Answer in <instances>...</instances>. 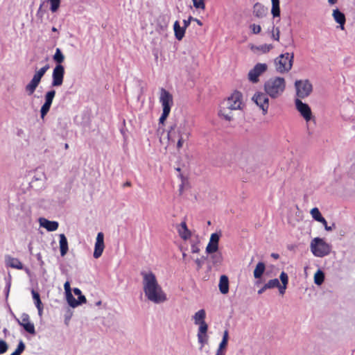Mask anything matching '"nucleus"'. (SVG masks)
<instances>
[{
  "label": "nucleus",
  "instance_id": "obj_58",
  "mask_svg": "<svg viewBox=\"0 0 355 355\" xmlns=\"http://www.w3.org/2000/svg\"><path fill=\"white\" fill-rule=\"evenodd\" d=\"M37 311H38L39 315L41 316L42 314V311H43V305L40 306L39 307H37Z\"/></svg>",
  "mask_w": 355,
  "mask_h": 355
},
{
  "label": "nucleus",
  "instance_id": "obj_59",
  "mask_svg": "<svg viewBox=\"0 0 355 355\" xmlns=\"http://www.w3.org/2000/svg\"><path fill=\"white\" fill-rule=\"evenodd\" d=\"M268 288H265V285L261 288H260L259 291H258V294H262L266 290H267Z\"/></svg>",
  "mask_w": 355,
  "mask_h": 355
},
{
  "label": "nucleus",
  "instance_id": "obj_35",
  "mask_svg": "<svg viewBox=\"0 0 355 355\" xmlns=\"http://www.w3.org/2000/svg\"><path fill=\"white\" fill-rule=\"evenodd\" d=\"M31 293L35 306L39 307L42 306V303L40 300V294L34 290H32Z\"/></svg>",
  "mask_w": 355,
  "mask_h": 355
},
{
  "label": "nucleus",
  "instance_id": "obj_12",
  "mask_svg": "<svg viewBox=\"0 0 355 355\" xmlns=\"http://www.w3.org/2000/svg\"><path fill=\"white\" fill-rule=\"evenodd\" d=\"M159 102L162 104L163 110L171 112L173 104V96L164 88L160 89Z\"/></svg>",
  "mask_w": 355,
  "mask_h": 355
},
{
  "label": "nucleus",
  "instance_id": "obj_63",
  "mask_svg": "<svg viewBox=\"0 0 355 355\" xmlns=\"http://www.w3.org/2000/svg\"><path fill=\"white\" fill-rule=\"evenodd\" d=\"M338 1V0H328V2L330 5H334L335 4L336 2Z\"/></svg>",
  "mask_w": 355,
  "mask_h": 355
},
{
  "label": "nucleus",
  "instance_id": "obj_36",
  "mask_svg": "<svg viewBox=\"0 0 355 355\" xmlns=\"http://www.w3.org/2000/svg\"><path fill=\"white\" fill-rule=\"evenodd\" d=\"M51 108V105H48V104H46V103H44L40 109V115H41V118L43 119L45 116L47 114V113L49 112V110Z\"/></svg>",
  "mask_w": 355,
  "mask_h": 355
},
{
  "label": "nucleus",
  "instance_id": "obj_60",
  "mask_svg": "<svg viewBox=\"0 0 355 355\" xmlns=\"http://www.w3.org/2000/svg\"><path fill=\"white\" fill-rule=\"evenodd\" d=\"M37 259L41 262V264L43 263V261L42 260V255L40 253L37 254Z\"/></svg>",
  "mask_w": 355,
  "mask_h": 355
},
{
  "label": "nucleus",
  "instance_id": "obj_41",
  "mask_svg": "<svg viewBox=\"0 0 355 355\" xmlns=\"http://www.w3.org/2000/svg\"><path fill=\"white\" fill-rule=\"evenodd\" d=\"M25 344L21 340H19V343H18V345L16 348V349L15 350V352H17L18 354H21L24 350L25 349Z\"/></svg>",
  "mask_w": 355,
  "mask_h": 355
},
{
  "label": "nucleus",
  "instance_id": "obj_44",
  "mask_svg": "<svg viewBox=\"0 0 355 355\" xmlns=\"http://www.w3.org/2000/svg\"><path fill=\"white\" fill-rule=\"evenodd\" d=\"M8 349V345L4 341L1 340H0V354L5 353Z\"/></svg>",
  "mask_w": 355,
  "mask_h": 355
},
{
  "label": "nucleus",
  "instance_id": "obj_13",
  "mask_svg": "<svg viewBox=\"0 0 355 355\" xmlns=\"http://www.w3.org/2000/svg\"><path fill=\"white\" fill-rule=\"evenodd\" d=\"M242 105V94L239 92H234L227 99V106L230 110H239Z\"/></svg>",
  "mask_w": 355,
  "mask_h": 355
},
{
  "label": "nucleus",
  "instance_id": "obj_38",
  "mask_svg": "<svg viewBox=\"0 0 355 355\" xmlns=\"http://www.w3.org/2000/svg\"><path fill=\"white\" fill-rule=\"evenodd\" d=\"M193 6L196 9H202L203 10L205 8V3L204 0H192Z\"/></svg>",
  "mask_w": 355,
  "mask_h": 355
},
{
  "label": "nucleus",
  "instance_id": "obj_19",
  "mask_svg": "<svg viewBox=\"0 0 355 355\" xmlns=\"http://www.w3.org/2000/svg\"><path fill=\"white\" fill-rule=\"evenodd\" d=\"M40 225L49 232L55 231L58 228V223L56 221H51L44 218H40Z\"/></svg>",
  "mask_w": 355,
  "mask_h": 355
},
{
  "label": "nucleus",
  "instance_id": "obj_64",
  "mask_svg": "<svg viewBox=\"0 0 355 355\" xmlns=\"http://www.w3.org/2000/svg\"><path fill=\"white\" fill-rule=\"evenodd\" d=\"M227 345V341L225 340V337H223V350L226 347Z\"/></svg>",
  "mask_w": 355,
  "mask_h": 355
},
{
  "label": "nucleus",
  "instance_id": "obj_57",
  "mask_svg": "<svg viewBox=\"0 0 355 355\" xmlns=\"http://www.w3.org/2000/svg\"><path fill=\"white\" fill-rule=\"evenodd\" d=\"M73 293H74V294L76 295H78V296L82 295L81 291L79 288H73Z\"/></svg>",
  "mask_w": 355,
  "mask_h": 355
},
{
  "label": "nucleus",
  "instance_id": "obj_40",
  "mask_svg": "<svg viewBox=\"0 0 355 355\" xmlns=\"http://www.w3.org/2000/svg\"><path fill=\"white\" fill-rule=\"evenodd\" d=\"M229 291V281L228 277L223 275V294H226Z\"/></svg>",
  "mask_w": 355,
  "mask_h": 355
},
{
  "label": "nucleus",
  "instance_id": "obj_48",
  "mask_svg": "<svg viewBox=\"0 0 355 355\" xmlns=\"http://www.w3.org/2000/svg\"><path fill=\"white\" fill-rule=\"evenodd\" d=\"M277 288H279V293L281 295H284L285 293L286 289L287 288V285H283L279 283V286Z\"/></svg>",
  "mask_w": 355,
  "mask_h": 355
},
{
  "label": "nucleus",
  "instance_id": "obj_46",
  "mask_svg": "<svg viewBox=\"0 0 355 355\" xmlns=\"http://www.w3.org/2000/svg\"><path fill=\"white\" fill-rule=\"evenodd\" d=\"M272 37L276 41L279 40V30L278 28H276L275 31H273Z\"/></svg>",
  "mask_w": 355,
  "mask_h": 355
},
{
  "label": "nucleus",
  "instance_id": "obj_34",
  "mask_svg": "<svg viewBox=\"0 0 355 355\" xmlns=\"http://www.w3.org/2000/svg\"><path fill=\"white\" fill-rule=\"evenodd\" d=\"M279 286V281L278 279H272L269 280L266 284H265V288L270 289L277 288Z\"/></svg>",
  "mask_w": 355,
  "mask_h": 355
},
{
  "label": "nucleus",
  "instance_id": "obj_9",
  "mask_svg": "<svg viewBox=\"0 0 355 355\" xmlns=\"http://www.w3.org/2000/svg\"><path fill=\"white\" fill-rule=\"evenodd\" d=\"M268 96L266 93L257 92L252 97V101L262 110L263 114L264 115L268 112L269 107Z\"/></svg>",
  "mask_w": 355,
  "mask_h": 355
},
{
  "label": "nucleus",
  "instance_id": "obj_30",
  "mask_svg": "<svg viewBox=\"0 0 355 355\" xmlns=\"http://www.w3.org/2000/svg\"><path fill=\"white\" fill-rule=\"evenodd\" d=\"M53 58V60L56 63H58V64H61V63L64 61V56L59 48L56 49L55 53Z\"/></svg>",
  "mask_w": 355,
  "mask_h": 355
},
{
  "label": "nucleus",
  "instance_id": "obj_20",
  "mask_svg": "<svg viewBox=\"0 0 355 355\" xmlns=\"http://www.w3.org/2000/svg\"><path fill=\"white\" fill-rule=\"evenodd\" d=\"M6 264L7 266L18 269H23V264L17 258H14L10 256H6L5 259Z\"/></svg>",
  "mask_w": 355,
  "mask_h": 355
},
{
  "label": "nucleus",
  "instance_id": "obj_24",
  "mask_svg": "<svg viewBox=\"0 0 355 355\" xmlns=\"http://www.w3.org/2000/svg\"><path fill=\"white\" fill-rule=\"evenodd\" d=\"M175 36L178 40H181L184 36L185 28L181 27L178 21H175L173 25Z\"/></svg>",
  "mask_w": 355,
  "mask_h": 355
},
{
  "label": "nucleus",
  "instance_id": "obj_42",
  "mask_svg": "<svg viewBox=\"0 0 355 355\" xmlns=\"http://www.w3.org/2000/svg\"><path fill=\"white\" fill-rule=\"evenodd\" d=\"M250 28L254 34H258L261 31V26L255 24H251Z\"/></svg>",
  "mask_w": 355,
  "mask_h": 355
},
{
  "label": "nucleus",
  "instance_id": "obj_50",
  "mask_svg": "<svg viewBox=\"0 0 355 355\" xmlns=\"http://www.w3.org/2000/svg\"><path fill=\"white\" fill-rule=\"evenodd\" d=\"M19 322H29V316L28 314H23L21 315V321L18 320V323Z\"/></svg>",
  "mask_w": 355,
  "mask_h": 355
},
{
  "label": "nucleus",
  "instance_id": "obj_32",
  "mask_svg": "<svg viewBox=\"0 0 355 355\" xmlns=\"http://www.w3.org/2000/svg\"><path fill=\"white\" fill-rule=\"evenodd\" d=\"M55 95V90H50L47 92L45 94L44 99L45 102L44 103L50 105L51 106L53 100Z\"/></svg>",
  "mask_w": 355,
  "mask_h": 355
},
{
  "label": "nucleus",
  "instance_id": "obj_47",
  "mask_svg": "<svg viewBox=\"0 0 355 355\" xmlns=\"http://www.w3.org/2000/svg\"><path fill=\"white\" fill-rule=\"evenodd\" d=\"M64 288L65 290L66 295L71 293L70 283L69 282H66L64 284Z\"/></svg>",
  "mask_w": 355,
  "mask_h": 355
},
{
  "label": "nucleus",
  "instance_id": "obj_29",
  "mask_svg": "<svg viewBox=\"0 0 355 355\" xmlns=\"http://www.w3.org/2000/svg\"><path fill=\"white\" fill-rule=\"evenodd\" d=\"M272 48H273V46L272 44H261L259 46H253V47H252V49L253 51H259L263 53H266L270 51V50L272 49Z\"/></svg>",
  "mask_w": 355,
  "mask_h": 355
},
{
  "label": "nucleus",
  "instance_id": "obj_61",
  "mask_svg": "<svg viewBox=\"0 0 355 355\" xmlns=\"http://www.w3.org/2000/svg\"><path fill=\"white\" fill-rule=\"evenodd\" d=\"M223 337H225V340H228V333L227 331H225L223 332Z\"/></svg>",
  "mask_w": 355,
  "mask_h": 355
},
{
  "label": "nucleus",
  "instance_id": "obj_45",
  "mask_svg": "<svg viewBox=\"0 0 355 355\" xmlns=\"http://www.w3.org/2000/svg\"><path fill=\"white\" fill-rule=\"evenodd\" d=\"M189 138H183V137H181V138H178L177 139V148L178 149H180L183 146V143L184 142V141H186L187 139H188Z\"/></svg>",
  "mask_w": 355,
  "mask_h": 355
},
{
  "label": "nucleus",
  "instance_id": "obj_33",
  "mask_svg": "<svg viewBox=\"0 0 355 355\" xmlns=\"http://www.w3.org/2000/svg\"><path fill=\"white\" fill-rule=\"evenodd\" d=\"M66 298L70 306L75 308L79 305V302H77V300L75 299L71 293L66 295Z\"/></svg>",
  "mask_w": 355,
  "mask_h": 355
},
{
  "label": "nucleus",
  "instance_id": "obj_21",
  "mask_svg": "<svg viewBox=\"0 0 355 355\" xmlns=\"http://www.w3.org/2000/svg\"><path fill=\"white\" fill-rule=\"evenodd\" d=\"M268 9L259 3H256L253 7V15L257 18H263L266 15Z\"/></svg>",
  "mask_w": 355,
  "mask_h": 355
},
{
  "label": "nucleus",
  "instance_id": "obj_5",
  "mask_svg": "<svg viewBox=\"0 0 355 355\" xmlns=\"http://www.w3.org/2000/svg\"><path fill=\"white\" fill-rule=\"evenodd\" d=\"M310 249L315 257H324L330 253L331 245L322 239L316 237L311 241Z\"/></svg>",
  "mask_w": 355,
  "mask_h": 355
},
{
  "label": "nucleus",
  "instance_id": "obj_54",
  "mask_svg": "<svg viewBox=\"0 0 355 355\" xmlns=\"http://www.w3.org/2000/svg\"><path fill=\"white\" fill-rule=\"evenodd\" d=\"M216 355H222V341L218 344V349Z\"/></svg>",
  "mask_w": 355,
  "mask_h": 355
},
{
  "label": "nucleus",
  "instance_id": "obj_31",
  "mask_svg": "<svg viewBox=\"0 0 355 355\" xmlns=\"http://www.w3.org/2000/svg\"><path fill=\"white\" fill-rule=\"evenodd\" d=\"M19 325L22 326L24 329L28 332L31 334H35V326L33 323L29 322H19Z\"/></svg>",
  "mask_w": 355,
  "mask_h": 355
},
{
  "label": "nucleus",
  "instance_id": "obj_1",
  "mask_svg": "<svg viewBox=\"0 0 355 355\" xmlns=\"http://www.w3.org/2000/svg\"><path fill=\"white\" fill-rule=\"evenodd\" d=\"M143 291L147 300L159 304L167 300V295L159 284L155 275L151 271H142Z\"/></svg>",
  "mask_w": 355,
  "mask_h": 355
},
{
  "label": "nucleus",
  "instance_id": "obj_53",
  "mask_svg": "<svg viewBox=\"0 0 355 355\" xmlns=\"http://www.w3.org/2000/svg\"><path fill=\"white\" fill-rule=\"evenodd\" d=\"M293 40L291 36H289L287 39H286V44L285 46H291V45H293Z\"/></svg>",
  "mask_w": 355,
  "mask_h": 355
},
{
  "label": "nucleus",
  "instance_id": "obj_43",
  "mask_svg": "<svg viewBox=\"0 0 355 355\" xmlns=\"http://www.w3.org/2000/svg\"><path fill=\"white\" fill-rule=\"evenodd\" d=\"M169 114H170L169 111L162 110V115H161V116L159 117V123L163 124L165 122V121L167 119V117L168 116Z\"/></svg>",
  "mask_w": 355,
  "mask_h": 355
},
{
  "label": "nucleus",
  "instance_id": "obj_11",
  "mask_svg": "<svg viewBox=\"0 0 355 355\" xmlns=\"http://www.w3.org/2000/svg\"><path fill=\"white\" fill-rule=\"evenodd\" d=\"M64 67L62 64H56L52 73V87H60L63 83Z\"/></svg>",
  "mask_w": 355,
  "mask_h": 355
},
{
  "label": "nucleus",
  "instance_id": "obj_2",
  "mask_svg": "<svg viewBox=\"0 0 355 355\" xmlns=\"http://www.w3.org/2000/svg\"><path fill=\"white\" fill-rule=\"evenodd\" d=\"M206 315L205 310L200 309L192 316V320L193 321L194 324L198 327L197 337L198 341L200 344L201 349L205 346L208 340V324L205 321Z\"/></svg>",
  "mask_w": 355,
  "mask_h": 355
},
{
  "label": "nucleus",
  "instance_id": "obj_25",
  "mask_svg": "<svg viewBox=\"0 0 355 355\" xmlns=\"http://www.w3.org/2000/svg\"><path fill=\"white\" fill-rule=\"evenodd\" d=\"M310 214H311L312 218L315 220H316L318 222H320L321 223H325V218L322 216V214L320 212L318 208H317V207L313 208L311 210Z\"/></svg>",
  "mask_w": 355,
  "mask_h": 355
},
{
  "label": "nucleus",
  "instance_id": "obj_51",
  "mask_svg": "<svg viewBox=\"0 0 355 355\" xmlns=\"http://www.w3.org/2000/svg\"><path fill=\"white\" fill-rule=\"evenodd\" d=\"M77 302H79V305L86 302V297L81 295H79L77 300Z\"/></svg>",
  "mask_w": 355,
  "mask_h": 355
},
{
  "label": "nucleus",
  "instance_id": "obj_8",
  "mask_svg": "<svg viewBox=\"0 0 355 355\" xmlns=\"http://www.w3.org/2000/svg\"><path fill=\"white\" fill-rule=\"evenodd\" d=\"M296 96L297 98H304L309 96L313 89L311 83L308 80H299L295 83Z\"/></svg>",
  "mask_w": 355,
  "mask_h": 355
},
{
  "label": "nucleus",
  "instance_id": "obj_4",
  "mask_svg": "<svg viewBox=\"0 0 355 355\" xmlns=\"http://www.w3.org/2000/svg\"><path fill=\"white\" fill-rule=\"evenodd\" d=\"M190 127L186 119L171 125L168 132V139L171 142H175L178 138H189Z\"/></svg>",
  "mask_w": 355,
  "mask_h": 355
},
{
  "label": "nucleus",
  "instance_id": "obj_17",
  "mask_svg": "<svg viewBox=\"0 0 355 355\" xmlns=\"http://www.w3.org/2000/svg\"><path fill=\"white\" fill-rule=\"evenodd\" d=\"M219 239L220 236L218 233H214L211 235L209 242L206 248L207 254H211L218 250Z\"/></svg>",
  "mask_w": 355,
  "mask_h": 355
},
{
  "label": "nucleus",
  "instance_id": "obj_26",
  "mask_svg": "<svg viewBox=\"0 0 355 355\" xmlns=\"http://www.w3.org/2000/svg\"><path fill=\"white\" fill-rule=\"evenodd\" d=\"M265 269H266V266H265L264 263L259 262L257 264L256 268L254 270V278H256V279L260 278L262 276V275L263 274Z\"/></svg>",
  "mask_w": 355,
  "mask_h": 355
},
{
  "label": "nucleus",
  "instance_id": "obj_14",
  "mask_svg": "<svg viewBox=\"0 0 355 355\" xmlns=\"http://www.w3.org/2000/svg\"><path fill=\"white\" fill-rule=\"evenodd\" d=\"M295 104L296 109L303 116L306 122L309 121L312 119V112L310 107L308 104L303 103L300 99L296 98L295 100Z\"/></svg>",
  "mask_w": 355,
  "mask_h": 355
},
{
  "label": "nucleus",
  "instance_id": "obj_15",
  "mask_svg": "<svg viewBox=\"0 0 355 355\" xmlns=\"http://www.w3.org/2000/svg\"><path fill=\"white\" fill-rule=\"evenodd\" d=\"M104 248V234L103 232H98L96 239L94 251L93 254L95 259H98L102 255Z\"/></svg>",
  "mask_w": 355,
  "mask_h": 355
},
{
  "label": "nucleus",
  "instance_id": "obj_28",
  "mask_svg": "<svg viewBox=\"0 0 355 355\" xmlns=\"http://www.w3.org/2000/svg\"><path fill=\"white\" fill-rule=\"evenodd\" d=\"M324 280V272L322 270H318L314 275V283L316 285L320 286L323 283Z\"/></svg>",
  "mask_w": 355,
  "mask_h": 355
},
{
  "label": "nucleus",
  "instance_id": "obj_7",
  "mask_svg": "<svg viewBox=\"0 0 355 355\" xmlns=\"http://www.w3.org/2000/svg\"><path fill=\"white\" fill-rule=\"evenodd\" d=\"M49 69V64H46L43 67L35 71L31 81L26 85L25 90L28 95H32L39 85L42 78Z\"/></svg>",
  "mask_w": 355,
  "mask_h": 355
},
{
  "label": "nucleus",
  "instance_id": "obj_27",
  "mask_svg": "<svg viewBox=\"0 0 355 355\" xmlns=\"http://www.w3.org/2000/svg\"><path fill=\"white\" fill-rule=\"evenodd\" d=\"M272 1V9L271 13L274 17H279L280 8H279V0H271Z\"/></svg>",
  "mask_w": 355,
  "mask_h": 355
},
{
  "label": "nucleus",
  "instance_id": "obj_16",
  "mask_svg": "<svg viewBox=\"0 0 355 355\" xmlns=\"http://www.w3.org/2000/svg\"><path fill=\"white\" fill-rule=\"evenodd\" d=\"M241 165L248 173H252L258 167V163L252 156H248L245 160L241 161Z\"/></svg>",
  "mask_w": 355,
  "mask_h": 355
},
{
  "label": "nucleus",
  "instance_id": "obj_22",
  "mask_svg": "<svg viewBox=\"0 0 355 355\" xmlns=\"http://www.w3.org/2000/svg\"><path fill=\"white\" fill-rule=\"evenodd\" d=\"M178 233L181 238L186 240L191 236V232L187 228L186 222H182L178 227Z\"/></svg>",
  "mask_w": 355,
  "mask_h": 355
},
{
  "label": "nucleus",
  "instance_id": "obj_39",
  "mask_svg": "<svg viewBox=\"0 0 355 355\" xmlns=\"http://www.w3.org/2000/svg\"><path fill=\"white\" fill-rule=\"evenodd\" d=\"M280 281L282 282V284L288 285V276L287 273L282 271L279 275Z\"/></svg>",
  "mask_w": 355,
  "mask_h": 355
},
{
  "label": "nucleus",
  "instance_id": "obj_10",
  "mask_svg": "<svg viewBox=\"0 0 355 355\" xmlns=\"http://www.w3.org/2000/svg\"><path fill=\"white\" fill-rule=\"evenodd\" d=\"M268 69V66L265 63H257L249 71L248 79L253 83H257L259 81V77L263 73Z\"/></svg>",
  "mask_w": 355,
  "mask_h": 355
},
{
  "label": "nucleus",
  "instance_id": "obj_49",
  "mask_svg": "<svg viewBox=\"0 0 355 355\" xmlns=\"http://www.w3.org/2000/svg\"><path fill=\"white\" fill-rule=\"evenodd\" d=\"M193 19V18L192 17H189L187 19H184L183 20V24H184L183 27L186 29L189 26L191 21Z\"/></svg>",
  "mask_w": 355,
  "mask_h": 355
},
{
  "label": "nucleus",
  "instance_id": "obj_55",
  "mask_svg": "<svg viewBox=\"0 0 355 355\" xmlns=\"http://www.w3.org/2000/svg\"><path fill=\"white\" fill-rule=\"evenodd\" d=\"M10 288V282H9L7 283L6 286V297L8 296Z\"/></svg>",
  "mask_w": 355,
  "mask_h": 355
},
{
  "label": "nucleus",
  "instance_id": "obj_52",
  "mask_svg": "<svg viewBox=\"0 0 355 355\" xmlns=\"http://www.w3.org/2000/svg\"><path fill=\"white\" fill-rule=\"evenodd\" d=\"M322 225H324V229L325 230L327 231H331L333 230V228L335 227V225L333 224L332 226H328L327 225V220H325V223H322Z\"/></svg>",
  "mask_w": 355,
  "mask_h": 355
},
{
  "label": "nucleus",
  "instance_id": "obj_37",
  "mask_svg": "<svg viewBox=\"0 0 355 355\" xmlns=\"http://www.w3.org/2000/svg\"><path fill=\"white\" fill-rule=\"evenodd\" d=\"M51 3V10L54 12L57 11L58 9L60 4V0H49Z\"/></svg>",
  "mask_w": 355,
  "mask_h": 355
},
{
  "label": "nucleus",
  "instance_id": "obj_56",
  "mask_svg": "<svg viewBox=\"0 0 355 355\" xmlns=\"http://www.w3.org/2000/svg\"><path fill=\"white\" fill-rule=\"evenodd\" d=\"M222 286H223V284H222V275L219 277V280H218V289L219 291L222 293Z\"/></svg>",
  "mask_w": 355,
  "mask_h": 355
},
{
  "label": "nucleus",
  "instance_id": "obj_18",
  "mask_svg": "<svg viewBox=\"0 0 355 355\" xmlns=\"http://www.w3.org/2000/svg\"><path fill=\"white\" fill-rule=\"evenodd\" d=\"M332 16L334 20L339 24V28L341 30H344L346 21L344 13H343L339 9L336 8L333 10Z\"/></svg>",
  "mask_w": 355,
  "mask_h": 355
},
{
  "label": "nucleus",
  "instance_id": "obj_6",
  "mask_svg": "<svg viewBox=\"0 0 355 355\" xmlns=\"http://www.w3.org/2000/svg\"><path fill=\"white\" fill-rule=\"evenodd\" d=\"M293 53L281 54L275 60V69L277 72L284 73L289 71L293 66Z\"/></svg>",
  "mask_w": 355,
  "mask_h": 355
},
{
  "label": "nucleus",
  "instance_id": "obj_3",
  "mask_svg": "<svg viewBox=\"0 0 355 355\" xmlns=\"http://www.w3.org/2000/svg\"><path fill=\"white\" fill-rule=\"evenodd\" d=\"M286 89V80L282 77H272L264 83L265 92L272 98H277Z\"/></svg>",
  "mask_w": 355,
  "mask_h": 355
},
{
  "label": "nucleus",
  "instance_id": "obj_62",
  "mask_svg": "<svg viewBox=\"0 0 355 355\" xmlns=\"http://www.w3.org/2000/svg\"><path fill=\"white\" fill-rule=\"evenodd\" d=\"M271 257H273L275 259H277L279 257V255L278 254H276V253H272L271 254Z\"/></svg>",
  "mask_w": 355,
  "mask_h": 355
},
{
  "label": "nucleus",
  "instance_id": "obj_23",
  "mask_svg": "<svg viewBox=\"0 0 355 355\" xmlns=\"http://www.w3.org/2000/svg\"><path fill=\"white\" fill-rule=\"evenodd\" d=\"M60 250L62 257H64L68 252V241L64 234H60Z\"/></svg>",
  "mask_w": 355,
  "mask_h": 355
}]
</instances>
